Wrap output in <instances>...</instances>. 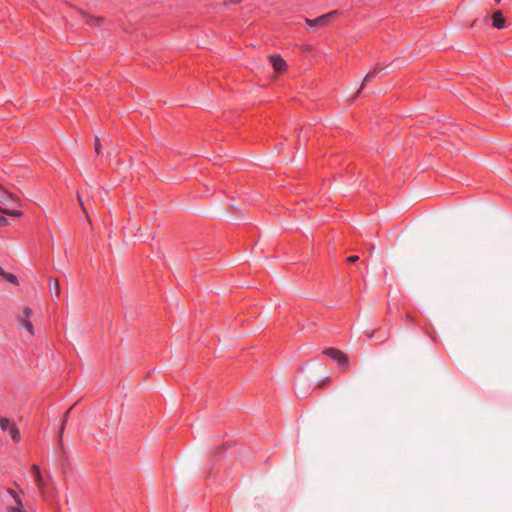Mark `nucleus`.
<instances>
[{
    "label": "nucleus",
    "instance_id": "12",
    "mask_svg": "<svg viewBox=\"0 0 512 512\" xmlns=\"http://www.w3.org/2000/svg\"><path fill=\"white\" fill-rule=\"evenodd\" d=\"M381 70L382 68L378 64L373 70L369 71L363 80L362 87L370 82L374 77H376L381 72Z\"/></svg>",
    "mask_w": 512,
    "mask_h": 512
},
{
    "label": "nucleus",
    "instance_id": "13",
    "mask_svg": "<svg viewBox=\"0 0 512 512\" xmlns=\"http://www.w3.org/2000/svg\"><path fill=\"white\" fill-rule=\"evenodd\" d=\"M49 289L52 295L55 297L60 296V284L57 279H50L49 281Z\"/></svg>",
    "mask_w": 512,
    "mask_h": 512
},
{
    "label": "nucleus",
    "instance_id": "18",
    "mask_svg": "<svg viewBox=\"0 0 512 512\" xmlns=\"http://www.w3.org/2000/svg\"><path fill=\"white\" fill-rule=\"evenodd\" d=\"M101 143L98 136H95V142H94V150L97 154L100 153Z\"/></svg>",
    "mask_w": 512,
    "mask_h": 512
},
{
    "label": "nucleus",
    "instance_id": "9",
    "mask_svg": "<svg viewBox=\"0 0 512 512\" xmlns=\"http://www.w3.org/2000/svg\"><path fill=\"white\" fill-rule=\"evenodd\" d=\"M9 201L19 204V199L14 197V195L12 193H10L9 191L5 190L4 188H2L0 186V202L6 204Z\"/></svg>",
    "mask_w": 512,
    "mask_h": 512
},
{
    "label": "nucleus",
    "instance_id": "8",
    "mask_svg": "<svg viewBox=\"0 0 512 512\" xmlns=\"http://www.w3.org/2000/svg\"><path fill=\"white\" fill-rule=\"evenodd\" d=\"M304 385V381L299 379L297 382H296V385H295V394L298 398H306L310 392H311V387L308 386L307 388H302V386Z\"/></svg>",
    "mask_w": 512,
    "mask_h": 512
},
{
    "label": "nucleus",
    "instance_id": "17",
    "mask_svg": "<svg viewBox=\"0 0 512 512\" xmlns=\"http://www.w3.org/2000/svg\"><path fill=\"white\" fill-rule=\"evenodd\" d=\"M12 424L13 423H11L10 420L8 418H6V417H2L0 419V429L2 431H8Z\"/></svg>",
    "mask_w": 512,
    "mask_h": 512
},
{
    "label": "nucleus",
    "instance_id": "7",
    "mask_svg": "<svg viewBox=\"0 0 512 512\" xmlns=\"http://www.w3.org/2000/svg\"><path fill=\"white\" fill-rule=\"evenodd\" d=\"M269 61L273 68L278 72H281L286 68L285 61L279 55H271L269 57Z\"/></svg>",
    "mask_w": 512,
    "mask_h": 512
},
{
    "label": "nucleus",
    "instance_id": "3",
    "mask_svg": "<svg viewBox=\"0 0 512 512\" xmlns=\"http://www.w3.org/2000/svg\"><path fill=\"white\" fill-rule=\"evenodd\" d=\"M32 315V310L29 307H25L22 313L18 316V321L22 326L31 334H34V327L32 322L29 320Z\"/></svg>",
    "mask_w": 512,
    "mask_h": 512
},
{
    "label": "nucleus",
    "instance_id": "5",
    "mask_svg": "<svg viewBox=\"0 0 512 512\" xmlns=\"http://www.w3.org/2000/svg\"><path fill=\"white\" fill-rule=\"evenodd\" d=\"M31 472H32V475H33V478H34V482L37 486V488L39 489V491L44 494V491H45V487H46V481L44 480L42 474H41V471H40V468L37 466V465H33L31 467Z\"/></svg>",
    "mask_w": 512,
    "mask_h": 512
},
{
    "label": "nucleus",
    "instance_id": "4",
    "mask_svg": "<svg viewBox=\"0 0 512 512\" xmlns=\"http://www.w3.org/2000/svg\"><path fill=\"white\" fill-rule=\"evenodd\" d=\"M6 492L13 498L16 504V506H8V512H27L23 507L21 497L13 489L6 488Z\"/></svg>",
    "mask_w": 512,
    "mask_h": 512
},
{
    "label": "nucleus",
    "instance_id": "14",
    "mask_svg": "<svg viewBox=\"0 0 512 512\" xmlns=\"http://www.w3.org/2000/svg\"><path fill=\"white\" fill-rule=\"evenodd\" d=\"M8 433L14 442H16V443L20 442V440H21L20 431L14 423L10 426Z\"/></svg>",
    "mask_w": 512,
    "mask_h": 512
},
{
    "label": "nucleus",
    "instance_id": "19",
    "mask_svg": "<svg viewBox=\"0 0 512 512\" xmlns=\"http://www.w3.org/2000/svg\"><path fill=\"white\" fill-rule=\"evenodd\" d=\"M358 259H359V257L357 255H353V256H349L347 258V261L353 263V262H356Z\"/></svg>",
    "mask_w": 512,
    "mask_h": 512
},
{
    "label": "nucleus",
    "instance_id": "23",
    "mask_svg": "<svg viewBox=\"0 0 512 512\" xmlns=\"http://www.w3.org/2000/svg\"><path fill=\"white\" fill-rule=\"evenodd\" d=\"M497 3H499L501 0H495Z\"/></svg>",
    "mask_w": 512,
    "mask_h": 512
},
{
    "label": "nucleus",
    "instance_id": "11",
    "mask_svg": "<svg viewBox=\"0 0 512 512\" xmlns=\"http://www.w3.org/2000/svg\"><path fill=\"white\" fill-rule=\"evenodd\" d=\"M493 23L492 26L496 29H502L505 25V18L502 15L501 11L494 12L493 16Z\"/></svg>",
    "mask_w": 512,
    "mask_h": 512
},
{
    "label": "nucleus",
    "instance_id": "22",
    "mask_svg": "<svg viewBox=\"0 0 512 512\" xmlns=\"http://www.w3.org/2000/svg\"><path fill=\"white\" fill-rule=\"evenodd\" d=\"M228 3L237 4L242 2V0H227Z\"/></svg>",
    "mask_w": 512,
    "mask_h": 512
},
{
    "label": "nucleus",
    "instance_id": "16",
    "mask_svg": "<svg viewBox=\"0 0 512 512\" xmlns=\"http://www.w3.org/2000/svg\"><path fill=\"white\" fill-rule=\"evenodd\" d=\"M71 410H72V407H70L66 411V413L64 414V417H63V420H62V424H61V428H60V431H59L60 441L62 440V436H63L64 430H65V427H66V424H67V419H68V416H69Z\"/></svg>",
    "mask_w": 512,
    "mask_h": 512
},
{
    "label": "nucleus",
    "instance_id": "2",
    "mask_svg": "<svg viewBox=\"0 0 512 512\" xmlns=\"http://www.w3.org/2000/svg\"><path fill=\"white\" fill-rule=\"evenodd\" d=\"M338 14L337 10H333L329 13L323 14L315 19L306 18L305 22L309 27H326L328 26L334 17Z\"/></svg>",
    "mask_w": 512,
    "mask_h": 512
},
{
    "label": "nucleus",
    "instance_id": "1",
    "mask_svg": "<svg viewBox=\"0 0 512 512\" xmlns=\"http://www.w3.org/2000/svg\"><path fill=\"white\" fill-rule=\"evenodd\" d=\"M323 353L334 360L338 366L345 370L348 368L349 360L346 354H344L342 351L335 349V348H328L323 351Z\"/></svg>",
    "mask_w": 512,
    "mask_h": 512
},
{
    "label": "nucleus",
    "instance_id": "10",
    "mask_svg": "<svg viewBox=\"0 0 512 512\" xmlns=\"http://www.w3.org/2000/svg\"><path fill=\"white\" fill-rule=\"evenodd\" d=\"M9 201L19 204V199L14 197V195L12 193H10L9 191L5 190L4 188H2L0 186V202L6 204Z\"/></svg>",
    "mask_w": 512,
    "mask_h": 512
},
{
    "label": "nucleus",
    "instance_id": "6",
    "mask_svg": "<svg viewBox=\"0 0 512 512\" xmlns=\"http://www.w3.org/2000/svg\"><path fill=\"white\" fill-rule=\"evenodd\" d=\"M5 215H9V216H13V217H20L22 215V212L19 210L4 209V208L0 207V227L9 225V221L5 217Z\"/></svg>",
    "mask_w": 512,
    "mask_h": 512
},
{
    "label": "nucleus",
    "instance_id": "21",
    "mask_svg": "<svg viewBox=\"0 0 512 512\" xmlns=\"http://www.w3.org/2000/svg\"><path fill=\"white\" fill-rule=\"evenodd\" d=\"M98 21H99V19H96V18H92V17H91L89 20H87V23H89V24H94V22H98Z\"/></svg>",
    "mask_w": 512,
    "mask_h": 512
},
{
    "label": "nucleus",
    "instance_id": "20",
    "mask_svg": "<svg viewBox=\"0 0 512 512\" xmlns=\"http://www.w3.org/2000/svg\"><path fill=\"white\" fill-rule=\"evenodd\" d=\"M78 199H79V202L81 204L83 211L87 214V208H86L85 204L83 203V201L81 200V197L78 196Z\"/></svg>",
    "mask_w": 512,
    "mask_h": 512
},
{
    "label": "nucleus",
    "instance_id": "15",
    "mask_svg": "<svg viewBox=\"0 0 512 512\" xmlns=\"http://www.w3.org/2000/svg\"><path fill=\"white\" fill-rule=\"evenodd\" d=\"M0 276H2L5 280H7L8 282H10L14 285L18 284V278L16 277V275H14L12 273L5 272L2 267H0Z\"/></svg>",
    "mask_w": 512,
    "mask_h": 512
},
{
    "label": "nucleus",
    "instance_id": "24",
    "mask_svg": "<svg viewBox=\"0 0 512 512\" xmlns=\"http://www.w3.org/2000/svg\"><path fill=\"white\" fill-rule=\"evenodd\" d=\"M1 418H2V417L0 416V419H1Z\"/></svg>",
    "mask_w": 512,
    "mask_h": 512
}]
</instances>
